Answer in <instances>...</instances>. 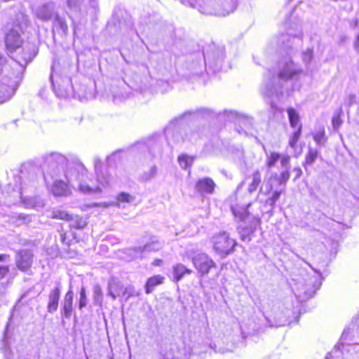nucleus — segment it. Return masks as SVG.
Returning <instances> with one entry per match:
<instances>
[{
  "instance_id": "1",
  "label": "nucleus",
  "mask_w": 359,
  "mask_h": 359,
  "mask_svg": "<svg viewBox=\"0 0 359 359\" xmlns=\"http://www.w3.org/2000/svg\"><path fill=\"white\" fill-rule=\"evenodd\" d=\"M5 44L8 55L18 67L17 73L11 71V66L6 64V59L0 54V93H4L6 99H9L14 93V86L20 74L23 72L27 65L35 56L29 48L22 47V39L19 32L13 29L6 35Z\"/></svg>"
},
{
  "instance_id": "2",
  "label": "nucleus",
  "mask_w": 359,
  "mask_h": 359,
  "mask_svg": "<svg viewBox=\"0 0 359 359\" xmlns=\"http://www.w3.org/2000/svg\"><path fill=\"white\" fill-rule=\"evenodd\" d=\"M43 161L50 169H56L55 176H59L62 170L66 180L71 185L74 186L75 182H78L81 192L86 194L101 192V188L99 186L93 184V180L88 177L86 168L81 162L68 163L65 156L57 152L46 154L43 156Z\"/></svg>"
},
{
  "instance_id": "3",
  "label": "nucleus",
  "mask_w": 359,
  "mask_h": 359,
  "mask_svg": "<svg viewBox=\"0 0 359 359\" xmlns=\"http://www.w3.org/2000/svg\"><path fill=\"white\" fill-rule=\"evenodd\" d=\"M266 154V166L269 175L267 187L268 191H272L266 200V204L273 208L276 203L285 191L286 184L290 177V156L276 151H267Z\"/></svg>"
},
{
  "instance_id": "4",
  "label": "nucleus",
  "mask_w": 359,
  "mask_h": 359,
  "mask_svg": "<svg viewBox=\"0 0 359 359\" xmlns=\"http://www.w3.org/2000/svg\"><path fill=\"white\" fill-rule=\"evenodd\" d=\"M301 68L287 53L278 63L277 69H267L264 74L262 93L270 98H279L283 95V83L300 74Z\"/></svg>"
},
{
  "instance_id": "5",
  "label": "nucleus",
  "mask_w": 359,
  "mask_h": 359,
  "mask_svg": "<svg viewBox=\"0 0 359 359\" xmlns=\"http://www.w3.org/2000/svg\"><path fill=\"white\" fill-rule=\"evenodd\" d=\"M213 112L208 108H200L196 111L189 110L175 117L167 125L164 133L167 139V144L171 147L178 146L182 143H196L202 138L203 131L200 127L195 128H187L184 130L183 134L181 129L184 123L185 118L190 116H212Z\"/></svg>"
},
{
  "instance_id": "6",
  "label": "nucleus",
  "mask_w": 359,
  "mask_h": 359,
  "mask_svg": "<svg viewBox=\"0 0 359 359\" xmlns=\"http://www.w3.org/2000/svg\"><path fill=\"white\" fill-rule=\"evenodd\" d=\"M306 6V4L302 1H299V5L295 6L290 13V17L285 20V33H281L275 36L271 41L273 48L277 51H287L291 49L292 44L295 41L300 42L302 39V30L299 22V11L302 10V6Z\"/></svg>"
},
{
  "instance_id": "7",
  "label": "nucleus",
  "mask_w": 359,
  "mask_h": 359,
  "mask_svg": "<svg viewBox=\"0 0 359 359\" xmlns=\"http://www.w3.org/2000/svg\"><path fill=\"white\" fill-rule=\"evenodd\" d=\"M322 280L320 274L309 275L306 273L303 276L292 279L291 288L299 302H304L311 298L316 292L320 289Z\"/></svg>"
},
{
  "instance_id": "8",
  "label": "nucleus",
  "mask_w": 359,
  "mask_h": 359,
  "mask_svg": "<svg viewBox=\"0 0 359 359\" xmlns=\"http://www.w3.org/2000/svg\"><path fill=\"white\" fill-rule=\"evenodd\" d=\"M180 2L187 6L196 8L201 13L210 15L225 16L233 13L237 6V0H222L221 7H215L212 0H180Z\"/></svg>"
},
{
  "instance_id": "9",
  "label": "nucleus",
  "mask_w": 359,
  "mask_h": 359,
  "mask_svg": "<svg viewBox=\"0 0 359 359\" xmlns=\"http://www.w3.org/2000/svg\"><path fill=\"white\" fill-rule=\"evenodd\" d=\"M202 50L208 66L207 74H210V72L212 74H216L220 71H226L230 68L229 62L225 61L224 46L211 43L205 45Z\"/></svg>"
},
{
  "instance_id": "10",
  "label": "nucleus",
  "mask_w": 359,
  "mask_h": 359,
  "mask_svg": "<svg viewBox=\"0 0 359 359\" xmlns=\"http://www.w3.org/2000/svg\"><path fill=\"white\" fill-rule=\"evenodd\" d=\"M167 140L161 135H154L146 141L138 142L133 147L134 151L144 152L147 150L152 158H161L165 149L164 140Z\"/></svg>"
},
{
  "instance_id": "11",
  "label": "nucleus",
  "mask_w": 359,
  "mask_h": 359,
  "mask_svg": "<svg viewBox=\"0 0 359 359\" xmlns=\"http://www.w3.org/2000/svg\"><path fill=\"white\" fill-rule=\"evenodd\" d=\"M212 242L215 252L222 257H225L232 253L236 245V241L231 238L229 235L224 231L213 236Z\"/></svg>"
},
{
  "instance_id": "12",
  "label": "nucleus",
  "mask_w": 359,
  "mask_h": 359,
  "mask_svg": "<svg viewBox=\"0 0 359 359\" xmlns=\"http://www.w3.org/2000/svg\"><path fill=\"white\" fill-rule=\"evenodd\" d=\"M225 113L229 119L235 123L236 130L240 135H252L253 121L252 118L235 111H226Z\"/></svg>"
},
{
  "instance_id": "13",
  "label": "nucleus",
  "mask_w": 359,
  "mask_h": 359,
  "mask_svg": "<svg viewBox=\"0 0 359 359\" xmlns=\"http://www.w3.org/2000/svg\"><path fill=\"white\" fill-rule=\"evenodd\" d=\"M187 68L193 77H199L204 72H207L208 66L203 57V50L197 51L191 55Z\"/></svg>"
},
{
  "instance_id": "14",
  "label": "nucleus",
  "mask_w": 359,
  "mask_h": 359,
  "mask_svg": "<svg viewBox=\"0 0 359 359\" xmlns=\"http://www.w3.org/2000/svg\"><path fill=\"white\" fill-rule=\"evenodd\" d=\"M163 247V243L156 236H151L149 240L145 243L142 247H135L128 250L129 254L133 258H141L144 252H156Z\"/></svg>"
},
{
  "instance_id": "15",
  "label": "nucleus",
  "mask_w": 359,
  "mask_h": 359,
  "mask_svg": "<svg viewBox=\"0 0 359 359\" xmlns=\"http://www.w3.org/2000/svg\"><path fill=\"white\" fill-rule=\"evenodd\" d=\"M191 258L194 267L202 276L208 274L212 268L216 267L215 262L205 253H198L191 255Z\"/></svg>"
},
{
  "instance_id": "16",
  "label": "nucleus",
  "mask_w": 359,
  "mask_h": 359,
  "mask_svg": "<svg viewBox=\"0 0 359 359\" xmlns=\"http://www.w3.org/2000/svg\"><path fill=\"white\" fill-rule=\"evenodd\" d=\"M34 254L32 250L21 249L15 251V262L16 267L22 272L30 270L33 264Z\"/></svg>"
},
{
  "instance_id": "17",
  "label": "nucleus",
  "mask_w": 359,
  "mask_h": 359,
  "mask_svg": "<svg viewBox=\"0 0 359 359\" xmlns=\"http://www.w3.org/2000/svg\"><path fill=\"white\" fill-rule=\"evenodd\" d=\"M34 15L39 20L46 22L52 20L57 14L55 4L53 1L41 4L32 8Z\"/></svg>"
},
{
  "instance_id": "18",
  "label": "nucleus",
  "mask_w": 359,
  "mask_h": 359,
  "mask_svg": "<svg viewBox=\"0 0 359 359\" xmlns=\"http://www.w3.org/2000/svg\"><path fill=\"white\" fill-rule=\"evenodd\" d=\"M211 340L212 342L209 343V346L214 353L231 352L235 348L234 343L230 341L229 337L224 335L218 336L211 338Z\"/></svg>"
},
{
  "instance_id": "19",
  "label": "nucleus",
  "mask_w": 359,
  "mask_h": 359,
  "mask_svg": "<svg viewBox=\"0 0 359 359\" xmlns=\"http://www.w3.org/2000/svg\"><path fill=\"white\" fill-rule=\"evenodd\" d=\"M262 182V175L259 170H255L251 175H248L245 180L241 182L237 187L236 192L241 189L245 183L248 184V191L249 194L255 192Z\"/></svg>"
},
{
  "instance_id": "20",
  "label": "nucleus",
  "mask_w": 359,
  "mask_h": 359,
  "mask_svg": "<svg viewBox=\"0 0 359 359\" xmlns=\"http://www.w3.org/2000/svg\"><path fill=\"white\" fill-rule=\"evenodd\" d=\"M73 299L74 292L72 286L70 285L61 303V315L67 319H69L72 314Z\"/></svg>"
},
{
  "instance_id": "21",
  "label": "nucleus",
  "mask_w": 359,
  "mask_h": 359,
  "mask_svg": "<svg viewBox=\"0 0 359 359\" xmlns=\"http://www.w3.org/2000/svg\"><path fill=\"white\" fill-rule=\"evenodd\" d=\"M215 186V182L210 177H205L196 181L195 189L201 195L212 194Z\"/></svg>"
},
{
  "instance_id": "22",
  "label": "nucleus",
  "mask_w": 359,
  "mask_h": 359,
  "mask_svg": "<svg viewBox=\"0 0 359 359\" xmlns=\"http://www.w3.org/2000/svg\"><path fill=\"white\" fill-rule=\"evenodd\" d=\"M177 348L176 342L167 339L163 341L158 348L159 359H175L172 356L175 357L176 351L175 348Z\"/></svg>"
},
{
  "instance_id": "23",
  "label": "nucleus",
  "mask_w": 359,
  "mask_h": 359,
  "mask_svg": "<svg viewBox=\"0 0 359 359\" xmlns=\"http://www.w3.org/2000/svg\"><path fill=\"white\" fill-rule=\"evenodd\" d=\"M60 293V283L50 291L47 305V311L48 313H53L57 310Z\"/></svg>"
},
{
  "instance_id": "24",
  "label": "nucleus",
  "mask_w": 359,
  "mask_h": 359,
  "mask_svg": "<svg viewBox=\"0 0 359 359\" xmlns=\"http://www.w3.org/2000/svg\"><path fill=\"white\" fill-rule=\"evenodd\" d=\"M212 342L211 339H205L201 344H198L193 348V355H196L199 358L204 359L208 356L212 355L213 351L210 350L209 343Z\"/></svg>"
},
{
  "instance_id": "25",
  "label": "nucleus",
  "mask_w": 359,
  "mask_h": 359,
  "mask_svg": "<svg viewBox=\"0 0 359 359\" xmlns=\"http://www.w3.org/2000/svg\"><path fill=\"white\" fill-rule=\"evenodd\" d=\"M93 164L98 184L102 187L107 186L109 184V179L108 175L104 174L102 172V163L101 158L98 156H95L93 158Z\"/></svg>"
},
{
  "instance_id": "26",
  "label": "nucleus",
  "mask_w": 359,
  "mask_h": 359,
  "mask_svg": "<svg viewBox=\"0 0 359 359\" xmlns=\"http://www.w3.org/2000/svg\"><path fill=\"white\" fill-rule=\"evenodd\" d=\"M177 348H175L176 353L175 359H190L193 355V348L187 346L184 341L176 342Z\"/></svg>"
},
{
  "instance_id": "27",
  "label": "nucleus",
  "mask_w": 359,
  "mask_h": 359,
  "mask_svg": "<svg viewBox=\"0 0 359 359\" xmlns=\"http://www.w3.org/2000/svg\"><path fill=\"white\" fill-rule=\"evenodd\" d=\"M67 182L68 181L67 180ZM68 184L72 187H77L79 189L78 182H75L74 186H72L69 182L66 183L61 180H56L51 187V192L57 196H65L68 192Z\"/></svg>"
},
{
  "instance_id": "28",
  "label": "nucleus",
  "mask_w": 359,
  "mask_h": 359,
  "mask_svg": "<svg viewBox=\"0 0 359 359\" xmlns=\"http://www.w3.org/2000/svg\"><path fill=\"white\" fill-rule=\"evenodd\" d=\"M250 203H248L244 205H231V210L234 215V217L239 219L241 222H245L246 219L250 217L248 212V207L250 205Z\"/></svg>"
},
{
  "instance_id": "29",
  "label": "nucleus",
  "mask_w": 359,
  "mask_h": 359,
  "mask_svg": "<svg viewBox=\"0 0 359 359\" xmlns=\"http://www.w3.org/2000/svg\"><path fill=\"white\" fill-rule=\"evenodd\" d=\"M302 60L308 71L311 72L317 68V65L313 61V48H307L303 51L302 53Z\"/></svg>"
},
{
  "instance_id": "30",
  "label": "nucleus",
  "mask_w": 359,
  "mask_h": 359,
  "mask_svg": "<svg viewBox=\"0 0 359 359\" xmlns=\"http://www.w3.org/2000/svg\"><path fill=\"white\" fill-rule=\"evenodd\" d=\"M53 29L62 36H66L68 33V26L65 18L60 16L57 13L54 16Z\"/></svg>"
},
{
  "instance_id": "31",
  "label": "nucleus",
  "mask_w": 359,
  "mask_h": 359,
  "mask_svg": "<svg viewBox=\"0 0 359 359\" xmlns=\"http://www.w3.org/2000/svg\"><path fill=\"white\" fill-rule=\"evenodd\" d=\"M287 113L290 126L296 130L299 128V127H301L302 130V125L300 122V117L299 113L292 107H289L287 109Z\"/></svg>"
},
{
  "instance_id": "32",
  "label": "nucleus",
  "mask_w": 359,
  "mask_h": 359,
  "mask_svg": "<svg viewBox=\"0 0 359 359\" xmlns=\"http://www.w3.org/2000/svg\"><path fill=\"white\" fill-rule=\"evenodd\" d=\"M192 271L182 264H177L172 267L173 278L176 282L180 281L186 274L191 273Z\"/></svg>"
},
{
  "instance_id": "33",
  "label": "nucleus",
  "mask_w": 359,
  "mask_h": 359,
  "mask_svg": "<svg viewBox=\"0 0 359 359\" xmlns=\"http://www.w3.org/2000/svg\"><path fill=\"white\" fill-rule=\"evenodd\" d=\"M165 278L161 275L154 276L148 278L145 285V292L147 294L151 293L155 287L162 284Z\"/></svg>"
},
{
  "instance_id": "34",
  "label": "nucleus",
  "mask_w": 359,
  "mask_h": 359,
  "mask_svg": "<svg viewBox=\"0 0 359 359\" xmlns=\"http://www.w3.org/2000/svg\"><path fill=\"white\" fill-rule=\"evenodd\" d=\"M239 234L241 239L245 242H249L252 239V235L255 230V226H239Z\"/></svg>"
},
{
  "instance_id": "35",
  "label": "nucleus",
  "mask_w": 359,
  "mask_h": 359,
  "mask_svg": "<svg viewBox=\"0 0 359 359\" xmlns=\"http://www.w3.org/2000/svg\"><path fill=\"white\" fill-rule=\"evenodd\" d=\"M196 157L194 156H189L187 154H183L178 156V163L180 167L184 169H188L191 168L192 165Z\"/></svg>"
},
{
  "instance_id": "36",
  "label": "nucleus",
  "mask_w": 359,
  "mask_h": 359,
  "mask_svg": "<svg viewBox=\"0 0 359 359\" xmlns=\"http://www.w3.org/2000/svg\"><path fill=\"white\" fill-rule=\"evenodd\" d=\"M68 222H69V226L76 229H82L86 226V222L81 217L78 215H72L71 218H69Z\"/></svg>"
},
{
  "instance_id": "37",
  "label": "nucleus",
  "mask_w": 359,
  "mask_h": 359,
  "mask_svg": "<svg viewBox=\"0 0 359 359\" xmlns=\"http://www.w3.org/2000/svg\"><path fill=\"white\" fill-rule=\"evenodd\" d=\"M313 138L318 146H324L327 142L325 128L323 127L320 128L318 130L313 134Z\"/></svg>"
},
{
  "instance_id": "38",
  "label": "nucleus",
  "mask_w": 359,
  "mask_h": 359,
  "mask_svg": "<svg viewBox=\"0 0 359 359\" xmlns=\"http://www.w3.org/2000/svg\"><path fill=\"white\" fill-rule=\"evenodd\" d=\"M68 8L74 12L81 13L85 0H66Z\"/></svg>"
},
{
  "instance_id": "39",
  "label": "nucleus",
  "mask_w": 359,
  "mask_h": 359,
  "mask_svg": "<svg viewBox=\"0 0 359 359\" xmlns=\"http://www.w3.org/2000/svg\"><path fill=\"white\" fill-rule=\"evenodd\" d=\"M135 197L126 192H121L116 196V205L120 206L121 203H130L134 201Z\"/></svg>"
},
{
  "instance_id": "40",
  "label": "nucleus",
  "mask_w": 359,
  "mask_h": 359,
  "mask_svg": "<svg viewBox=\"0 0 359 359\" xmlns=\"http://www.w3.org/2000/svg\"><path fill=\"white\" fill-rule=\"evenodd\" d=\"M342 114V109H339L337 111L334 113L332 119V125L334 131H337L342 124V120L341 118V115Z\"/></svg>"
},
{
  "instance_id": "41",
  "label": "nucleus",
  "mask_w": 359,
  "mask_h": 359,
  "mask_svg": "<svg viewBox=\"0 0 359 359\" xmlns=\"http://www.w3.org/2000/svg\"><path fill=\"white\" fill-rule=\"evenodd\" d=\"M50 81L51 82V84H52V87L53 88V90H55L56 95L60 97H67L70 95V93H69V90H62L60 89V87L58 86L57 88L56 87V85L53 81V74L51 73L50 76Z\"/></svg>"
},
{
  "instance_id": "42",
  "label": "nucleus",
  "mask_w": 359,
  "mask_h": 359,
  "mask_svg": "<svg viewBox=\"0 0 359 359\" xmlns=\"http://www.w3.org/2000/svg\"><path fill=\"white\" fill-rule=\"evenodd\" d=\"M318 156V151L316 149L309 148V151L306 155L305 162L306 164H313Z\"/></svg>"
},
{
  "instance_id": "43",
  "label": "nucleus",
  "mask_w": 359,
  "mask_h": 359,
  "mask_svg": "<svg viewBox=\"0 0 359 359\" xmlns=\"http://www.w3.org/2000/svg\"><path fill=\"white\" fill-rule=\"evenodd\" d=\"M302 130L301 127H299L290 136L289 140V145L291 148L295 149L297 147V143L301 136Z\"/></svg>"
},
{
  "instance_id": "44",
  "label": "nucleus",
  "mask_w": 359,
  "mask_h": 359,
  "mask_svg": "<svg viewBox=\"0 0 359 359\" xmlns=\"http://www.w3.org/2000/svg\"><path fill=\"white\" fill-rule=\"evenodd\" d=\"M88 303L87 295L85 287H81L79 292V309L82 310L84 307L86 306Z\"/></svg>"
},
{
  "instance_id": "45",
  "label": "nucleus",
  "mask_w": 359,
  "mask_h": 359,
  "mask_svg": "<svg viewBox=\"0 0 359 359\" xmlns=\"http://www.w3.org/2000/svg\"><path fill=\"white\" fill-rule=\"evenodd\" d=\"M157 174V168L156 166H152L148 171L144 172L142 176L141 180L144 182L149 181Z\"/></svg>"
},
{
  "instance_id": "46",
  "label": "nucleus",
  "mask_w": 359,
  "mask_h": 359,
  "mask_svg": "<svg viewBox=\"0 0 359 359\" xmlns=\"http://www.w3.org/2000/svg\"><path fill=\"white\" fill-rule=\"evenodd\" d=\"M52 217L54 219L68 221L69 218H71V215L65 210H54L52 212Z\"/></svg>"
},
{
  "instance_id": "47",
  "label": "nucleus",
  "mask_w": 359,
  "mask_h": 359,
  "mask_svg": "<svg viewBox=\"0 0 359 359\" xmlns=\"http://www.w3.org/2000/svg\"><path fill=\"white\" fill-rule=\"evenodd\" d=\"M93 299L95 304H100L102 303V292L99 285H96L93 288Z\"/></svg>"
},
{
  "instance_id": "48",
  "label": "nucleus",
  "mask_w": 359,
  "mask_h": 359,
  "mask_svg": "<svg viewBox=\"0 0 359 359\" xmlns=\"http://www.w3.org/2000/svg\"><path fill=\"white\" fill-rule=\"evenodd\" d=\"M112 97H113V102L114 103H118V102L121 101L122 100H124L126 97V95L123 94V93H117L115 92H112Z\"/></svg>"
},
{
  "instance_id": "49",
  "label": "nucleus",
  "mask_w": 359,
  "mask_h": 359,
  "mask_svg": "<svg viewBox=\"0 0 359 359\" xmlns=\"http://www.w3.org/2000/svg\"><path fill=\"white\" fill-rule=\"evenodd\" d=\"M9 271V266L0 265V280L6 276Z\"/></svg>"
},
{
  "instance_id": "50",
  "label": "nucleus",
  "mask_w": 359,
  "mask_h": 359,
  "mask_svg": "<svg viewBox=\"0 0 359 359\" xmlns=\"http://www.w3.org/2000/svg\"><path fill=\"white\" fill-rule=\"evenodd\" d=\"M88 5L90 8L95 11L98 8L99 1L98 0H88Z\"/></svg>"
},
{
  "instance_id": "51",
  "label": "nucleus",
  "mask_w": 359,
  "mask_h": 359,
  "mask_svg": "<svg viewBox=\"0 0 359 359\" xmlns=\"http://www.w3.org/2000/svg\"><path fill=\"white\" fill-rule=\"evenodd\" d=\"M292 172L294 174V180H296L301 177L302 170L299 167H295L293 168Z\"/></svg>"
},
{
  "instance_id": "52",
  "label": "nucleus",
  "mask_w": 359,
  "mask_h": 359,
  "mask_svg": "<svg viewBox=\"0 0 359 359\" xmlns=\"http://www.w3.org/2000/svg\"><path fill=\"white\" fill-rule=\"evenodd\" d=\"M356 96L354 94H350L347 98V104L350 107L352 104L355 102Z\"/></svg>"
},
{
  "instance_id": "53",
  "label": "nucleus",
  "mask_w": 359,
  "mask_h": 359,
  "mask_svg": "<svg viewBox=\"0 0 359 359\" xmlns=\"http://www.w3.org/2000/svg\"><path fill=\"white\" fill-rule=\"evenodd\" d=\"M39 355L35 353L34 355L27 354L26 355H21L18 358V359H38L37 356Z\"/></svg>"
},
{
  "instance_id": "54",
  "label": "nucleus",
  "mask_w": 359,
  "mask_h": 359,
  "mask_svg": "<svg viewBox=\"0 0 359 359\" xmlns=\"http://www.w3.org/2000/svg\"><path fill=\"white\" fill-rule=\"evenodd\" d=\"M108 290V294L112 298V299H116V295L113 291V286L111 283L109 284Z\"/></svg>"
},
{
  "instance_id": "55",
  "label": "nucleus",
  "mask_w": 359,
  "mask_h": 359,
  "mask_svg": "<svg viewBox=\"0 0 359 359\" xmlns=\"http://www.w3.org/2000/svg\"><path fill=\"white\" fill-rule=\"evenodd\" d=\"M348 334V331L346 330H344L340 339L342 344L346 343Z\"/></svg>"
},
{
  "instance_id": "56",
  "label": "nucleus",
  "mask_w": 359,
  "mask_h": 359,
  "mask_svg": "<svg viewBox=\"0 0 359 359\" xmlns=\"http://www.w3.org/2000/svg\"><path fill=\"white\" fill-rule=\"evenodd\" d=\"M289 323H290V322H288L287 320H285L283 321H280L279 323H276L273 326H275V327H280V326H284L286 324H289Z\"/></svg>"
},
{
  "instance_id": "57",
  "label": "nucleus",
  "mask_w": 359,
  "mask_h": 359,
  "mask_svg": "<svg viewBox=\"0 0 359 359\" xmlns=\"http://www.w3.org/2000/svg\"><path fill=\"white\" fill-rule=\"evenodd\" d=\"M9 257L8 255L6 254H0V262H4Z\"/></svg>"
},
{
  "instance_id": "58",
  "label": "nucleus",
  "mask_w": 359,
  "mask_h": 359,
  "mask_svg": "<svg viewBox=\"0 0 359 359\" xmlns=\"http://www.w3.org/2000/svg\"><path fill=\"white\" fill-rule=\"evenodd\" d=\"M354 47L357 51H359V34L357 36L356 39L355 41Z\"/></svg>"
},
{
  "instance_id": "59",
  "label": "nucleus",
  "mask_w": 359,
  "mask_h": 359,
  "mask_svg": "<svg viewBox=\"0 0 359 359\" xmlns=\"http://www.w3.org/2000/svg\"><path fill=\"white\" fill-rule=\"evenodd\" d=\"M338 351L337 350H335L333 352H331V353H328L327 354V355L325 356V359H332V354L334 353V354H337L338 353Z\"/></svg>"
},
{
  "instance_id": "60",
  "label": "nucleus",
  "mask_w": 359,
  "mask_h": 359,
  "mask_svg": "<svg viewBox=\"0 0 359 359\" xmlns=\"http://www.w3.org/2000/svg\"><path fill=\"white\" fill-rule=\"evenodd\" d=\"M28 217H28L27 215H24V214H20V215H18V218H19L20 219H22L23 222L27 221V219H28Z\"/></svg>"
},
{
  "instance_id": "61",
  "label": "nucleus",
  "mask_w": 359,
  "mask_h": 359,
  "mask_svg": "<svg viewBox=\"0 0 359 359\" xmlns=\"http://www.w3.org/2000/svg\"><path fill=\"white\" fill-rule=\"evenodd\" d=\"M162 263V260L159 259H156L154 261L153 264L155 266H160Z\"/></svg>"
},
{
  "instance_id": "62",
  "label": "nucleus",
  "mask_w": 359,
  "mask_h": 359,
  "mask_svg": "<svg viewBox=\"0 0 359 359\" xmlns=\"http://www.w3.org/2000/svg\"><path fill=\"white\" fill-rule=\"evenodd\" d=\"M36 175L34 174H33L32 175V185H34V186L36 184Z\"/></svg>"
},
{
  "instance_id": "63",
  "label": "nucleus",
  "mask_w": 359,
  "mask_h": 359,
  "mask_svg": "<svg viewBox=\"0 0 359 359\" xmlns=\"http://www.w3.org/2000/svg\"><path fill=\"white\" fill-rule=\"evenodd\" d=\"M4 359H11V353L8 351H6L5 352V355H4Z\"/></svg>"
},
{
  "instance_id": "64",
  "label": "nucleus",
  "mask_w": 359,
  "mask_h": 359,
  "mask_svg": "<svg viewBox=\"0 0 359 359\" xmlns=\"http://www.w3.org/2000/svg\"><path fill=\"white\" fill-rule=\"evenodd\" d=\"M271 108H275L276 107V106H275V104H274L273 101H271Z\"/></svg>"
}]
</instances>
